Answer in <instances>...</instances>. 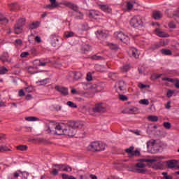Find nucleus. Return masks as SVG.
Masks as SVG:
<instances>
[{"label": "nucleus", "instance_id": "obj_1", "mask_svg": "<svg viewBox=\"0 0 179 179\" xmlns=\"http://www.w3.org/2000/svg\"><path fill=\"white\" fill-rule=\"evenodd\" d=\"M83 124L79 122H69L67 124L50 123L46 126V132L52 135H65L66 136H74L76 134V128H82Z\"/></svg>", "mask_w": 179, "mask_h": 179}, {"label": "nucleus", "instance_id": "obj_2", "mask_svg": "<svg viewBox=\"0 0 179 179\" xmlns=\"http://www.w3.org/2000/svg\"><path fill=\"white\" fill-rule=\"evenodd\" d=\"M129 23L131 27H134L135 29H139V27H143L145 19H143V17L141 16L140 15H134L130 20Z\"/></svg>", "mask_w": 179, "mask_h": 179}, {"label": "nucleus", "instance_id": "obj_3", "mask_svg": "<svg viewBox=\"0 0 179 179\" xmlns=\"http://www.w3.org/2000/svg\"><path fill=\"white\" fill-rule=\"evenodd\" d=\"M60 4L64 5V6H66V8H69L70 9H72L73 10H74V12H77L78 16V19L83 18V13L78 10V6L76 5L69 1H63Z\"/></svg>", "mask_w": 179, "mask_h": 179}, {"label": "nucleus", "instance_id": "obj_4", "mask_svg": "<svg viewBox=\"0 0 179 179\" xmlns=\"http://www.w3.org/2000/svg\"><path fill=\"white\" fill-rule=\"evenodd\" d=\"M145 166V164L139 162L134 165V168L130 169V171H133V173H138L140 174H145V173H146V171L143 169Z\"/></svg>", "mask_w": 179, "mask_h": 179}, {"label": "nucleus", "instance_id": "obj_5", "mask_svg": "<svg viewBox=\"0 0 179 179\" xmlns=\"http://www.w3.org/2000/svg\"><path fill=\"white\" fill-rule=\"evenodd\" d=\"M115 36L117 40H120L124 44H129V37L122 32H117Z\"/></svg>", "mask_w": 179, "mask_h": 179}, {"label": "nucleus", "instance_id": "obj_6", "mask_svg": "<svg viewBox=\"0 0 179 179\" xmlns=\"http://www.w3.org/2000/svg\"><path fill=\"white\" fill-rule=\"evenodd\" d=\"M135 147L131 146L130 148L125 150L126 153L129 155V157H134V156H141V152L139 150H135Z\"/></svg>", "mask_w": 179, "mask_h": 179}, {"label": "nucleus", "instance_id": "obj_7", "mask_svg": "<svg viewBox=\"0 0 179 179\" xmlns=\"http://www.w3.org/2000/svg\"><path fill=\"white\" fill-rule=\"evenodd\" d=\"M89 148L92 152H100L102 150L101 147L100 146V143H99V141L92 142L90 145Z\"/></svg>", "mask_w": 179, "mask_h": 179}, {"label": "nucleus", "instance_id": "obj_8", "mask_svg": "<svg viewBox=\"0 0 179 179\" xmlns=\"http://www.w3.org/2000/svg\"><path fill=\"white\" fill-rule=\"evenodd\" d=\"M69 78H72L73 82L79 80L82 78V73L79 71H71L69 73Z\"/></svg>", "mask_w": 179, "mask_h": 179}, {"label": "nucleus", "instance_id": "obj_9", "mask_svg": "<svg viewBox=\"0 0 179 179\" xmlns=\"http://www.w3.org/2000/svg\"><path fill=\"white\" fill-rule=\"evenodd\" d=\"M50 43L52 47H58V45H59V40L58 39V36L55 34L51 35Z\"/></svg>", "mask_w": 179, "mask_h": 179}, {"label": "nucleus", "instance_id": "obj_10", "mask_svg": "<svg viewBox=\"0 0 179 179\" xmlns=\"http://www.w3.org/2000/svg\"><path fill=\"white\" fill-rule=\"evenodd\" d=\"M55 89H56V90L59 92V93H61V94H62L63 96H68V88L56 85L55 87Z\"/></svg>", "mask_w": 179, "mask_h": 179}, {"label": "nucleus", "instance_id": "obj_11", "mask_svg": "<svg viewBox=\"0 0 179 179\" xmlns=\"http://www.w3.org/2000/svg\"><path fill=\"white\" fill-rule=\"evenodd\" d=\"M51 4L45 6L44 9H55V8H58L59 4L57 3V0H49Z\"/></svg>", "mask_w": 179, "mask_h": 179}, {"label": "nucleus", "instance_id": "obj_12", "mask_svg": "<svg viewBox=\"0 0 179 179\" xmlns=\"http://www.w3.org/2000/svg\"><path fill=\"white\" fill-rule=\"evenodd\" d=\"M162 80H166V82H170L171 83H173L175 87H176V89H179V80L178 79L165 78H163Z\"/></svg>", "mask_w": 179, "mask_h": 179}, {"label": "nucleus", "instance_id": "obj_13", "mask_svg": "<svg viewBox=\"0 0 179 179\" xmlns=\"http://www.w3.org/2000/svg\"><path fill=\"white\" fill-rule=\"evenodd\" d=\"M129 55L133 58H139V54L138 53V50L135 48H132L129 51Z\"/></svg>", "mask_w": 179, "mask_h": 179}, {"label": "nucleus", "instance_id": "obj_14", "mask_svg": "<svg viewBox=\"0 0 179 179\" xmlns=\"http://www.w3.org/2000/svg\"><path fill=\"white\" fill-rule=\"evenodd\" d=\"M155 34H157V36H158V37H169V34L162 31V29H160V28H157L155 29Z\"/></svg>", "mask_w": 179, "mask_h": 179}, {"label": "nucleus", "instance_id": "obj_15", "mask_svg": "<svg viewBox=\"0 0 179 179\" xmlns=\"http://www.w3.org/2000/svg\"><path fill=\"white\" fill-rule=\"evenodd\" d=\"M92 111H94V113H105L106 108L101 106V105L98 104L96 105L95 107L92 108Z\"/></svg>", "mask_w": 179, "mask_h": 179}, {"label": "nucleus", "instance_id": "obj_16", "mask_svg": "<svg viewBox=\"0 0 179 179\" xmlns=\"http://www.w3.org/2000/svg\"><path fill=\"white\" fill-rule=\"evenodd\" d=\"M152 17L155 20H160L162 17H163V14L160 11H153L152 12Z\"/></svg>", "mask_w": 179, "mask_h": 179}, {"label": "nucleus", "instance_id": "obj_17", "mask_svg": "<svg viewBox=\"0 0 179 179\" xmlns=\"http://www.w3.org/2000/svg\"><path fill=\"white\" fill-rule=\"evenodd\" d=\"M156 159H164L163 157H155L154 159H141V162H143L144 163H150L152 164V163H155V162H157Z\"/></svg>", "mask_w": 179, "mask_h": 179}, {"label": "nucleus", "instance_id": "obj_18", "mask_svg": "<svg viewBox=\"0 0 179 179\" xmlns=\"http://www.w3.org/2000/svg\"><path fill=\"white\" fill-rule=\"evenodd\" d=\"M50 62H51V61H47L45 59L43 61L37 59L35 61V63L38 66H45V65H47V64H50Z\"/></svg>", "mask_w": 179, "mask_h": 179}, {"label": "nucleus", "instance_id": "obj_19", "mask_svg": "<svg viewBox=\"0 0 179 179\" xmlns=\"http://www.w3.org/2000/svg\"><path fill=\"white\" fill-rule=\"evenodd\" d=\"M99 8L103 12H106V13H111L113 10L111 8L107 5H99Z\"/></svg>", "mask_w": 179, "mask_h": 179}, {"label": "nucleus", "instance_id": "obj_20", "mask_svg": "<svg viewBox=\"0 0 179 179\" xmlns=\"http://www.w3.org/2000/svg\"><path fill=\"white\" fill-rule=\"evenodd\" d=\"M95 34L99 38H100V37H102V38H107V34L102 30L96 31L95 32Z\"/></svg>", "mask_w": 179, "mask_h": 179}, {"label": "nucleus", "instance_id": "obj_21", "mask_svg": "<svg viewBox=\"0 0 179 179\" xmlns=\"http://www.w3.org/2000/svg\"><path fill=\"white\" fill-rule=\"evenodd\" d=\"M168 169H174L177 166V160H170L166 162Z\"/></svg>", "mask_w": 179, "mask_h": 179}, {"label": "nucleus", "instance_id": "obj_22", "mask_svg": "<svg viewBox=\"0 0 179 179\" xmlns=\"http://www.w3.org/2000/svg\"><path fill=\"white\" fill-rule=\"evenodd\" d=\"M34 40H35V41H36V43H41V38H40V36L34 37V36H33V35H31V36L29 37L28 41L29 43H33Z\"/></svg>", "mask_w": 179, "mask_h": 179}, {"label": "nucleus", "instance_id": "obj_23", "mask_svg": "<svg viewBox=\"0 0 179 179\" xmlns=\"http://www.w3.org/2000/svg\"><path fill=\"white\" fill-rule=\"evenodd\" d=\"M14 31L15 34H20L23 31V27L17 25L16 24L14 26Z\"/></svg>", "mask_w": 179, "mask_h": 179}, {"label": "nucleus", "instance_id": "obj_24", "mask_svg": "<svg viewBox=\"0 0 179 179\" xmlns=\"http://www.w3.org/2000/svg\"><path fill=\"white\" fill-rule=\"evenodd\" d=\"M0 59L3 62H8L9 60V54H8L6 52H3V55L0 57Z\"/></svg>", "mask_w": 179, "mask_h": 179}, {"label": "nucleus", "instance_id": "obj_25", "mask_svg": "<svg viewBox=\"0 0 179 179\" xmlns=\"http://www.w3.org/2000/svg\"><path fill=\"white\" fill-rule=\"evenodd\" d=\"M38 142L41 143L42 145H52V142L50 141V140H47L45 138H38Z\"/></svg>", "mask_w": 179, "mask_h": 179}, {"label": "nucleus", "instance_id": "obj_26", "mask_svg": "<svg viewBox=\"0 0 179 179\" xmlns=\"http://www.w3.org/2000/svg\"><path fill=\"white\" fill-rule=\"evenodd\" d=\"M0 23L1 24H8V23H9V20L6 19V17H5L1 13H0Z\"/></svg>", "mask_w": 179, "mask_h": 179}, {"label": "nucleus", "instance_id": "obj_27", "mask_svg": "<svg viewBox=\"0 0 179 179\" xmlns=\"http://www.w3.org/2000/svg\"><path fill=\"white\" fill-rule=\"evenodd\" d=\"M117 87L122 92L123 90H125V83L124 81H120L117 83Z\"/></svg>", "mask_w": 179, "mask_h": 179}, {"label": "nucleus", "instance_id": "obj_28", "mask_svg": "<svg viewBox=\"0 0 179 179\" xmlns=\"http://www.w3.org/2000/svg\"><path fill=\"white\" fill-rule=\"evenodd\" d=\"M21 27H23L26 24V18H20L18 20V22L15 24Z\"/></svg>", "mask_w": 179, "mask_h": 179}, {"label": "nucleus", "instance_id": "obj_29", "mask_svg": "<svg viewBox=\"0 0 179 179\" xmlns=\"http://www.w3.org/2000/svg\"><path fill=\"white\" fill-rule=\"evenodd\" d=\"M21 171L20 170H18L15 172H14L13 173H12V177H13V179H20L19 178L21 176Z\"/></svg>", "mask_w": 179, "mask_h": 179}, {"label": "nucleus", "instance_id": "obj_30", "mask_svg": "<svg viewBox=\"0 0 179 179\" xmlns=\"http://www.w3.org/2000/svg\"><path fill=\"white\" fill-rule=\"evenodd\" d=\"M161 52L162 54H163V55H173V52H171V50L168 49H162Z\"/></svg>", "mask_w": 179, "mask_h": 179}, {"label": "nucleus", "instance_id": "obj_31", "mask_svg": "<svg viewBox=\"0 0 179 179\" xmlns=\"http://www.w3.org/2000/svg\"><path fill=\"white\" fill-rule=\"evenodd\" d=\"M3 152H10V149L8 148L6 145H0V153Z\"/></svg>", "mask_w": 179, "mask_h": 179}, {"label": "nucleus", "instance_id": "obj_32", "mask_svg": "<svg viewBox=\"0 0 179 179\" xmlns=\"http://www.w3.org/2000/svg\"><path fill=\"white\" fill-rule=\"evenodd\" d=\"M108 46L110 47V50H119L120 46L115 43H108Z\"/></svg>", "mask_w": 179, "mask_h": 179}, {"label": "nucleus", "instance_id": "obj_33", "mask_svg": "<svg viewBox=\"0 0 179 179\" xmlns=\"http://www.w3.org/2000/svg\"><path fill=\"white\" fill-rule=\"evenodd\" d=\"M40 26V22H33L31 25H30V29H31V30H34V29H37V27H38Z\"/></svg>", "mask_w": 179, "mask_h": 179}, {"label": "nucleus", "instance_id": "obj_34", "mask_svg": "<svg viewBox=\"0 0 179 179\" xmlns=\"http://www.w3.org/2000/svg\"><path fill=\"white\" fill-rule=\"evenodd\" d=\"M154 169H157V170H162V169H163V162H159L157 163L154 166Z\"/></svg>", "mask_w": 179, "mask_h": 179}, {"label": "nucleus", "instance_id": "obj_35", "mask_svg": "<svg viewBox=\"0 0 179 179\" xmlns=\"http://www.w3.org/2000/svg\"><path fill=\"white\" fill-rule=\"evenodd\" d=\"M149 121H152V122H156L159 121V117L155 115H150L148 117Z\"/></svg>", "mask_w": 179, "mask_h": 179}, {"label": "nucleus", "instance_id": "obj_36", "mask_svg": "<svg viewBox=\"0 0 179 179\" xmlns=\"http://www.w3.org/2000/svg\"><path fill=\"white\" fill-rule=\"evenodd\" d=\"M129 114H136L138 113V108L135 107H131L129 108Z\"/></svg>", "mask_w": 179, "mask_h": 179}, {"label": "nucleus", "instance_id": "obj_37", "mask_svg": "<svg viewBox=\"0 0 179 179\" xmlns=\"http://www.w3.org/2000/svg\"><path fill=\"white\" fill-rule=\"evenodd\" d=\"M17 150H21L22 152H24L27 150V145H18L17 146Z\"/></svg>", "mask_w": 179, "mask_h": 179}, {"label": "nucleus", "instance_id": "obj_38", "mask_svg": "<svg viewBox=\"0 0 179 179\" xmlns=\"http://www.w3.org/2000/svg\"><path fill=\"white\" fill-rule=\"evenodd\" d=\"M34 87L30 85L27 87L25 88V92H27V93H33V92H34Z\"/></svg>", "mask_w": 179, "mask_h": 179}, {"label": "nucleus", "instance_id": "obj_39", "mask_svg": "<svg viewBox=\"0 0 179 179\" xmlns=\"http://www.w3.org/2000/svg\"><path fill=\"white\" fill-rule=\"evenodd\" d=\"M96 87H97L96 85H92L90 87V93H93V94H94V93H96V92H97V89H96Z\"/></svg>", "mask_w": 179, "mask_h": 179}, {"label": "nucleus", "instance_id": "obj_40", "mask_svg": "<svg viewBox=\"0 0 179 179\" xmlns=\"http://www.w3.org/2000/svg\"><path fill=\"white\" fill-rule=\"evenodd\" d=\"M25 120L26 121H38V117L31 116V117H25Z\"/></svg>", "mask_w": 179, "mask_h": 179}, {"label": "nucleus", "instance_id": "obj_41", "mask_svg": "<svg viewBox=\"0 0 179 179\" xmlns=\"http://www.w3.org/2000/svg\"><path fill=\"white\" fill-rule=\"evenodd\" d=\"M89 16L90 17H91L92 19H96V16H99V14H97V13H96V11H92L89 13Z\"/></svg>", "mask_w": 179, "mask_h": 179}, {"label": "nucleus", "instance_id": "obj_42", "mask_svg": "<svg viewBox=\"0 0 179 179\" xmlns=\"http://www.w3.org/2000/svg\"><path fill=\"white\" fill-rule=\"evenodd\" d=\"M82 50L84 51V52H87V51H90V45H83Z\"/></svg>", "mask_w": 179, "mask_h": 179}, {"label": "nucleus", "instance_id": "obj_43", "mask_svg": "<svg viewBox=\"0 0 179 179\" xmlns=\"http://www.w3.org/2000/svg\"><path fill=\"white\" fill-rule=\"evenodd\" d=\"M138 87L140 88V89H145V88H148V89H149V87H150V85H145V84H143V83H139L138 84Z\"/></svg>", "mask_w": 179, "mask_h": 179}, {"label": "nucleus", "instance_id": "obj_44", "mask_svg": "<svg viewBox=\"0 0 179 179\" xmlns=\"http://www.w3.org/2000/svg\"><path fill=\"white\" fill-rule=\"evenodd\" d=\"M155 144H156V141H155V140L147 142V148H148V149H149V148H150V146L151 147L155 146Z\"/></svg>", "mask_w": 179, "mask_h": 179}, {"label": "nucleus", "instance_id": "obj_45", "mask_svg": "<svg viewBox=\"0 0 179 179\" xmlns=\"http://www.w3.org/2000/svg\"><path fill=\"white\" fill-rule=\"evenodd\" d=\"M131 66L129 64H125L122 67V72H127Z\"/></svg>", "mask_w": 179, "mask_h": 179}, {"label": "nucleus", "instance_id": "obj_46", "mask_svg": "<svg viewBox=\"0 0 179 179\" xmlns=\"http://www.w3.org/2000/svg\"><path fill=\"white\" fill-rule=\"evenodd\" d=\"M119 99L121 100V101H127L128 96L122 94H119Z\"/></svg>", "mask_w": 179, "mask_h": 179}, {"label": "nucleus", "instance_id": "obj_47", "mask_svg": "<svg viewBox=\"0 0 179 179\" xmlns=\"http://www.w3.org/2000/svg\"><path fill=\"white\" fill-rule=\"evenodd\" d=\"M168 26L169 29H176L177 27V25H176V23L174 22L171 21L168 23Z\"/></svg>", "mask_w": 179, "mask_h": 179}, {"label": "nucleus", "instance_id": "obj_48", "mask_svg": "<svg viewBox=\"0 0 179 179\" xmlns=\"http://www.w3.org/2000/svg\"><path fill=\"white\" fill-rule=\"evenodd\" d=\"M73 36H75V33L73 31H67L65 33V37H66V38H69V37H73Z\"/></svg>", "mask_w": 179, "mask_h": 179}, {"label": "nucleus", "instance_id": "obj_49", "mask_svg": "<svg viewBox=\"0 0 179 179\" xmlns=\"http://www.w3.org/2000/svg\"><path fill=\"white\" fill-rule=\"evenodd\" d=\"M67 106L71 107L72 108H78V106H76V104H75L73 102L71 101L67 102Z\"/></svg>", "mask_w": 179, "mask_h": 179}, {"label": "nucleus", "instance_id": "obj_50", "mask_svg": "<svg viewBox=\"0 0 179 179\" xmlns=\"http://www.w3.org/2000/svg\"><path fill=\"white\" fill-rule=\"evenodd\" d=\"M164 128H166V129H171V124L169 122H165L163 124Z\"/></svg>", "mask_w": 179, "mask_h": 179}, {"label": "nucleus", "instance_id": "obj_51", "mask_svg": "<svg viewBox=\"0 0 179 179\" xmlns=\"http://www.w3.org/2000/svg\"><path fill=\"white\" fill-rule=\"evenodd\" d=\"M173 94H174V90H169L167 93H166L167 97H169V99H170V97L173 96Z\"/></svg>", "mask_w": 179, "mask_h": 179}, {"label": "nucleus", "instance_id": "obj_52", "mask_svg": "<svg viewBox=\"0 0 179 179\" xmlns=\"http://www.w3.org/2000/svg\"><path fill=\"white\" fill-rule=\"evenodd\" d=\"M140 104H143V106H149V100L143 99L139 101Z\"/></svg>", "mask_w": 179, "mask_h": 179}, {"label": "nucleus", "instance_id": "obj_53", "mask_svg": "<svg viewBox=\"0 0 179 179\" xmlns=\"http://www.w3.org/2000/svg\"><path fill=\"white\" fill-rule=\"evenodd\" d=\"M127 10H132V8H134V4H132V3L129 1L127 3Z\"/></svg>", "mask_w": 179, "mask_h": 179}, {"label": "nucleus", "instance_id": "obj_54", "mask_svg": "<svg viewBox=\"0 0 179 179\" xmlns=\"http://www.w3.org/2000/svg\"><path fill=\"white\" fill-rule=\"evenodd\" d=\"M6 72H8V69H6V67L0 69V75H5Z\"/></svg>", "mask_w": 179, "mask_h": 179}, {"label": "nucleus", "instance_id": "obj_55", "mask_svg": "<svg viewBox=\"0 0 179 179\" xmlns=\"http://www.w3.org/2000/svg\"><path fill=\"white\" fill-rule=\"evenodd\" d=\"M91 59H94L95 61H99V59H101V57L97 55H93L91 57Z\"/></svg>", "mask_w": 179, "mask_h": 179}, {"label": "nucleus", "instance_id": "obj_56", "mask_svg": "<svg viewBox=\"0 0 179 179\" xmlns=\"http://www.w3.org/2000/svg\"><path fill=\"white\" fill-rule=\"evenodd\" d=\"M30 55V53L29 52H24L21 53L20 57L21 58H26L27 57H29Z\"/></svg>", "mask_w": 179, "mask_h": 179}, {"label": "nucleus", "instance_id": "obj_57", "mask_svg": "<svg viewBox=\"0 0 179 179\" xmlns=\"http://www.w3.org/2000/svg\"><path fill=\"white\" fill-rule=\"evenodd\" d=\"M64 166L65 165H55V167H57L58 170H59L60 171H64Z\"/></svg>", "mask_w": 179, "mask_h": 179}, {"label": "nucleus", "instance_id": "obj_58", "mask_svg": "<svg viewBox=\"0 0 179 179\" xmlns=\"http://www.w3.org/2000/svg\"><path fill=\"white\" fill-rule=\"evenodd\" d=\"M63 171H72V168H71L69 166H65L64 165V168Z\"/></svg>", "mask_w": 179, "mask_h": 179}, {"label": "nucleus", "instance_id": "obj_59", "mask_svg": "<svg viewBox=\"0 0 179 179\" xmlns=\"http://www.w3.org/2000/svg\"><path fill=\"white\" fill-rule=\"evenodd\" d=\"M18 96L20 97H23V96H24V90H20L19 92H18Z\"/></svg>", "mask_w": 179, "mask_h": 179}, {"label": "nucleus", "instance_id": "obj_60", "mask_svg": "<svg viewBox=\"0 0 179 179\" xmlns=\"http://www.w3.org/2000/svg\"><path fill=\"white\" fill-rule=\"evenodd\" d=\"M47 78H45L43 80H41L36 82V83H41V85H47V83L45 81L47 80Z\"/></svg>", "mask_w": 179, "mask_h": 179}, {"label": "nucleus", "instance_id": "obj_61", "mask_svg": "<svg viewBox=\"0 0 179 179\" xmlns=\"http://www.w3.org/2000/svg\"><path fill=\"white\" fill-rule=\"evenodd\" d=\"M79 30H81V31L87 30V27L85 24H82L80 26Z\"/></svg>", "mask_w": 179, "mask_h": 179}, {"label": "nucleus", "instance_id": "obj_62", "mask_svg": "<svg viewBox=\"0 0 179 179\" xmlns=\"http://www.w3.org/2000/svg\"><path fill=\"white\" fill-rule=\"evenodd\" d=\"M108 77L113 80L115 79V73H110Z\"/></svg>", "mask_w": 179, "mask_h": 179}, {"label": "nucleus", "instance_id": "obj_63", "mask_svg": "<svg viewBox=\"0 0 179 179\" xmlns=\"http://www.w3.org/2000/svg\"><path fill=\"white\" fill-rule=\"evenodd\" d=\"M92 73H88L87 74V80H88L89 82H90V80H92Z\"/></svg>", "mask_w": 179, "mask_h": 179}, {"label": "nucleus", "instance_id": "obj_64", "mask_svg": "<svg viewBox=\"0 0 179 179\" xmlns=\"http://www.w3.org/2000/svg\"><path fill=\"white\" fill-rule=\"evenodd\" d=\"M71 176H68L66 173L62 174V178L63 179H69Z\"/></svg>", "mask_w": 179, "mask_h": 179}]
</instances>
